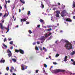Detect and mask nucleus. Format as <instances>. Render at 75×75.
<instances>
[{
	"label": "nucleus",
	"mask_w": 75,
	"mask_h": 75,
	"mask_svg": "<svg viewBox=\"0 0 75 75\" xmlns=\"http://www.w3.org/2000/svg\"><path fill=\"white\" fill-rule=\"evenodd\" d=\"M37 27H38V28H40V25H37Z\"/></svg>",
	"instance_id": "603ef678"
},
{
	"label": "nucleus",
	"mask_w": 75,
	"mask_h": 75,
	"mask_svg": "<svg viewBox=\"0 0 75 75\" xmlns=\"http://www.w3.org/2000/svg\"><path fill=\"white\" fill-rule=\"evenodd\" d=\"M56 13H57L56 14V16L57 17H59V14H61V12L59 11H56Z\"/></svg>",
	"instance_id": "0eeeda50"
},
{
	"label": "nucleus",
	"mask_w": 75,
	"mask_h": 75,
	"mask_svg": "<svg viewBox=\"0 0 75 75\" xmlns=\"http://www.w3.org/2000/svg\"><path fill=\"white\" fill-rule=\"evenodd\" d=\"M53 10H54V11H55V10H58V8H57L56 7L55 8H53Z\"/></svg>",
	"instance_id": "393cba45"
},
{
	"label": "nucleus",
	"mask_w": 75,
	"mask_h": 75,
	"mask_svg": "<svg viewBox=\"0 0 75 75\" xmlns=\"http://www.w3.org/2000/svg\"><path fill=\"white\" fill-rule=\"evenodd\" d=\"M26 21H27V18H25L23 19H21V22L22 23V25H23V24L24 23L23 22H23H24Z\"/></svg>",
	"instance_id": "1a4fd4ad"
},
{
	"label": "nucleus",
	"mask_w": 75,
	"mask_h": 75,
	"mask_svg": "<svg viewBox=\"0 0 75 75\" xmlns=\"http://www.w3.org/2000/svg\"><path fill=\"white\" fill-rule=\"evenodd\" d=\"M6 70L7 71H8L9 70V67H6Z\"/></svg>",
	"instance_id": "c9c22d12"
},
{
	"label": "nucleus",
	"mask_w": 75,
	"mask_h": 75,
	"mask_svg": "<svg viewBox=\"0 0 75 75\" xmlns=\"http://www.w3.org/2000/svg\"><path fill=\"white\" fill-rule=\"evenodd\" d=\"M63 19L64 20L66 21H68V22H72V20L70 19L69 18H68L67 19H65L64 18Z\"/></svg>",
	"instance_id": "9d476101"
},
{
	"label": "nucleus",
	"mask_w": 75,
	"mask_h": 75,
	"mask_svg": "<svg viewBox=\"0 0 75 75\" xmlns=\"http://www.w3.org/2000/svg\"><path fill=\"white\" fill-rule=\"evenodd\" d=\"M21 67L22 68V70L24 71L25 69H27L28 67L27 66H25L24 64H22L21 65Z\"/></svg>",
	"instance_id": "6e6552de"
},
{
	"label": "nucleus",
	"mask_w": 75,
	"mask_h": 75,
	"mask_svg": "<svg viewBox=\"0 0 75 75\" xmlns=\"http://www.w3.org/2000/svg\"><path fill=\"white\" fill-rule=\"evenodd\" d=\"M20 1L21 3H23V4H25V1L24 0H20Z\"/></svg>",
	"instance_id": "aec40b11"
},
{
	"label": "nucleus",
	"mask_w": 75,
	"mask_h": 75,
	"mask_svg": "<svg viewBox=\"0 0 75 75\" xmlns=\"http://www.w3.org/2000/svg\"><path fill=\"white\" fill-rule=\"evenodd\" d=\"M60 33H62L63 32V31L62 30H60Z\"/></svg>",
	"instance_id": "bf43d9fd"
},
{
	"label": "nucleus",
	"mask_w": 75,
	"mask_h": 75,
	"mask_svg": "<svg viewBox=\"0 0 75 75\" xmlns=\"http://www.w3.org/2000/svg\"><path fill=\"white\" fill-rule=\"evenodd\" d=\"M4 21L3 20H2L1 21V23H0V28H1V32L2 34L3 33V31H4V29H6V30H7L6 33H8V32L9 31V30H10L9 27H10V22H9V24H8V28H6L4 27L3 26V23H4Z\"/></svg>",
	"instance_id": "f03ea898"
},
{
	"label": "nucleus",
	"mask_w": 75,
	"mask_h": 75,
	"mask_svg": "<svg viewBox=\"0 0 75 75\" xmlns=\"http://www.w3.org/2000/svg\"><path fill=\"white\" fill-rule=\"evenodd\" d=\"M3 45L5 48H7V46L5 45L4 43L3 44Z\"/></svg>",
	"instance_id": "412c9836"
},
{
	"label": "nucleus",
	"mask_w": 75,
	"mask_h": 75,
	"mask_svg": "<svg viewBox=\"0 0 75 75\" xmlns=\"http://www.w3.org/2000/svg\"><path fill=\"white\" fill-rule=\"evenodd\" d=\"M15 8V6L13 5L12 7V10H13V9Z\"/></svg>",
	"instance_id": "2f4dec72"
},
{
	"label": "nucleus",
	"mask_w": 75,
	"mask_h": 75,
	"mask_svg": "<svg viewBox=\"0 0 75 75\" xmlns=\"http://www.w3.org/2000/svg\"><path fill=\"white\" fill-rule=\"evenodd\" d=\"M8 15V13L7 14V13H6L4 16H3L2 17L3 19H4V18L7 17Z\"/></svg>",
	"instance_id": "f8f14e48"
},
{
	"label": "nucleus",
	"mask_w": 75,
	"mask_h": 75,
	"mask_svg": "<svg viewBox=\"0 0 75 75\" xmlns=\"http://www.w3.org/2000/svg\"><path fill=\"white\" fill-rule=\"evenodd\" d=\"M5 62V60H4L3 58H2L1 60H0V63H4Z\"/></svg>",
	"instance_id": "9b49d317"
},
{
	"label": "nucleus",
	"mask_w": 75,
	"mask_h": 75,
	"mask_svg": "<svg viewBox=\"0 0 75 75\" xmlns=\"http://www.w3.org/2000/svg\"><path fill=\"white\" fill-rule=\"evenodd\" d=\"M35 44H36V42H34L33 43V45H35Z\"/></svg>",
	"instance_id": "09e8293b"
},
{
	"label": "nucleus",
	"mask_w": 75,
	"mask_h": 75,
	"mask_svg": "<svg viewBox=\"0 0 75 75\" xmlns=\"http://www.w3.org/2000/svg\"><path fill=\"white\" fill-rule=\"evenodd\" d=\"M42 27H43V28H47V27H46V26H42Z\"/></svg>",
	"instance_id": "680f3d73"
},
{
	"label": "nucleus",
	"mask_w": 75,
	"mask_h": 75,
	"mask_svg": "<svg viewBox=\"0 0 75 75\" xmlns=\"http://www.w3.org/2000/svg\"><path fill=\"white\" fill-rule=\"evenodd\" d=\"M11 40H12V39H11V38H8V41H11Z\"/></svg>",
	"instance_id": "e433bc0d"
},
{
	"label": "nucleus",
	"mask_w": 75,
	"mask_h": 75,
	"mask_svg": "<svg viewBox=\"0 0 75 75\" xmlns=\"http://www.w3.org/2000/svg\"><path fill=\"white\" fill-rule=\"evenodd\" d=\"M0 11H1V10H2V7H1V5L0 4Z\"/></svg>",
	"instance_id": "f704fd0d"
},
{
	"label": "nucleus",
	"mask_w": 75,
	"mask_h": 75,
	"mask_svg": "<svg viewBox=\"0 0 75 75\" xmlns=\"http://www.w3.org/2000/svg\"><path fill=\"white\" fill-rule=\"evenodd\" d=\"M13 43V42L12 41H11L9 42V44H11V45H12Z\"/></svg>",
	"instance_id": "7c9ffc66"
},
{
	"label": "nucleus",
	"mask_w": 75,
	"mask_h": 75,
	"mask_svg": "<svg viewBox=\"0 0 75 75\" xmlns=\"http://www.w3.org/2000/svg\"><path fill=\"white\" fill-rule=\"evenodd\" d=\"M5 75H8V73H6Z\"/></svg>",
	"instance_id": "774afa93"
},
{
	"label": "nucleus",
	"mask_w": 75,
	"mask_h": 75,
	"mask_svg": "<svg viewBox=\"0 0 75 75\" xmlns=\"http://www.w3.org/2000/svg\"><path fill=\"white\" fill-rule=\"evenodd\" d=\"M12 59L14 62H17V60H16V59Z\"/></svg>",
	"instance_id": "4be33fe9"
},
{
	"label": "nucleus",
	"mask_w": 75,
	"mask_h": 75,
	"mask_svg": "<svg viewBox=\"0 0 75 75\" xmlns=\"http://www.w3.org/2000/svg\"><path fill=\"white\" fill-rule=\"evenodd\" d=\"M50 38H52V35H51L50 36Z\"/></svg>",
	"instance_id": "338daca9"
},
{
	"label": "nucleus",
	"mask_w": 75,
	"mask_h": 75,
	"mask_svg": "<svg viewBox=\"0 0 75 75\" xmlns=\"http://www.w3.org/2000/svg\"><path fill=\"white\" fill-rule=\"evenodd\" d=\"M6 40H7V39L6 38H5L4 40V42H6Z\"/></svg>",
	"instance_id": "c756f323"
},
{
	"label": "nucleus",
	"mask_w": 75,
	"mask_h": 75,
	"mask_svg": "<svg viewBox=\"0 0 75 75\" xmlns=\"http://www.w3.org/2000/svg\"><path fill=\"white\" fill-rule=\"evenodd\" d=\"M71 61L72 62V64L74 65H75V62L74 61V60H73V59H71Z\"/></svg>",
	"instance_id": "f3484780"
},
{
	"label": "nucleus",
	"mask_w": 75,
	"mask_h": 75,
	"mask_svg": "<svg viewBox=\"0 0 75 75\" xmlns=\"http://www.w3.org/2000/svg\"><path fill=\"white\" fill-rule=\"evenodd\" d=\"M40 7L42 8H43L44 7V4H43L42 2H41V4Z\"/></svg>",
	"instance_id": "2eb2a0df"
},
{
	"label": "nucleus",
	"mask_w": 75,
	"mask_h": 75,
	"mask_svg": "<svg viewBox=\"0 0 75 75\" xmlns=\"http://www.w3.org/2000/svg\"><path fill=\"white\" fill-rule=\"evenodd\" d=\"M58 41H58V40H57V41L55 42V44H57V42H58Z\"/></svg>",
	"instance_id": "79ce46f5"
},
{
	"label": "nucleus",
	"mask_w": 75,
	"mask_h": 75,
	"mask_svg": "<svg viewBox=\"0 0 75 75\" xmlns=\"http://www.w3.org/2000/svg\"><path fill=\"white\" fill-rule=\"evenodd\" d=\"M73 8H74V7H75V2L74 1L73 2Z\"/></svg>",
	"instance_id": "b1692460"
},
{
	"label": "nucleus",
	"mask_w": 75,
	"mask_h": 75,
	"mask_svg": "<svg viewBox=\"0 0 75 75\" xmlns=\"http://www.w3.org/2000/svg\"><path fill=\"white\" fill-rule=\"evenodd\" d=\"M67 59H68V57L67 56H66L64 57V61L66 62L67 61Z\"/></svg>",
	"instance_id": "4468645a"
},
{
	"label": "nucleus",
	"mask_w": 75,
	"mask_h": 75,
	"mask_svg": "<svg viewBox=\"0 0 75 75\" xmlns=\"http://www.w3.org/2000/svg\"><path fill=\"white\" fill-rule=\"evenodd\" d=\"M43 72H45V69H44V68H43Z\"/></svg>",
	"instance_id": "37998d69"
},
{
	"label": "nucleus",
	"mask_w": 75,
	"mask_h": 75,
	"mask_svg": "<svg viewBox=\"0 0 75 75\" xmlns=\"http://www.w3.org/2000/svg\"><path fill=\"white\" fill-rule=\"evenodd\" d=\"M40 23H44V20H43L42 19H40Z\"/></svg>",
	"instance_id": "bb28decb"
},
{
	"label": "nucleus",
	"mask_w": 75,
	"mask_h": 75,
	"mask_svg": "<svg viewBox=\"0 0 75 75\" xmlns=\"http://www.w3.org/2000/svg\"><path fill=\"white\" fill-rule=\"evenodd\" d=\"M44 67L45 68H47V65L45 64H44Z\"/></svg>",
	"instance_id": "72a5a7b5"
},
{
	"label": "nucleus",
	"mask_w": 75,
	"mask_h": 75,
	"mask_svg": "<svg viewBox=\"0 0 75 75\" xmlns=\"http://www.w3.org/2000/svg\"><path fill=\"white\" fill-rule=\"evenodd\" d=\"M67 14V12H66V11L65 10H64L62 11V12L61 13V16L62 17H64V16H66V14Z\"/></svg>",
	"instance_id": "39448f33"
},
{
	"label": "nucleus",
	"mask_w": 75,
	"mask_h": 75,
	"mask_svg": "<svg viewBox=\"0 0 75 75\" xmlns=\"http://www.w3.org/2000/svg\"><path fill=\"white\" fill-rule=\"evenodd\" d=\"M45 52H47V50L46 49H45Z\"/></svg>",
	"instance_id": "864d4df0"
},
{
	"label": "nucleus",
	"mask_w": 75,
	"mask_h": 75,
	"mask_svg": "<svg viewBox=\"0 0 75 75\" xmlns=\"http://www.w3.org/2000/svg\"><path fill=\"white\" fill-rule=\"evenodd\" d=\"M8 56L9 58V57H11V56H12V53H11V52L9 53L8 54Z\"/></svg>",
	"instance_id": "a211bd4d"
},
{
	"label": "nucleus",
	"mask_w": 75,
	"mask_h": 75,
	"mask_svg": "<svg viewBox=\"0 0 75 75\" xmlns=\"http://www.w3.org/2000/svg\"><path fill=\"white\" fill-rule=\"evenodd\" d=\"M73 19H74L75 20V16H74L73 17Z\"/></svg>",
	"instance_id": "4d7b16f0"
},
{
	"label": "nucleus",
	"mask_w": 75,
	"mask_h": 75,
	"mask_svg": "<svg viewBox=\"0 0 75 75\" xmlns=\"http://www.w3.org/2000/svg\"><path fill=\"white\" fill-rule=\"evenodd\" d=\"M5 3L6 4H7V1H6Z\"/></svg>",
	"instance_id": "13d9d810"
},
{
	"label": "nucleus",
	"mask_w": 75,
	"mask_h": 75,
	"mask_svg": "<svg viewBox=\"0 0 75 75\" xmlns=\"http://www.w3.org/2000/svg\"><path fill=\"white\" fill-rule=\"evenodd\" d=\"M66 72L67 74H69L70 75H71V74H74V73H72L70 71H67Z\"/></svg>",
	"instance_id": "6ab92c4d"
},
{
	"label": "nucleus",
	"mask_w": 75,
	"mask_h": 75,
	"mask_svg": "<svg viewBox=\"0 0 75 75\" xmlns=\"http://www.w3.org/2000/svg\"><path fill=\"white\" fill-rule=\"evenodd\" d=\"M15 52H20L21 54H24V50L21 49L19 50H15Z\"/></svg>",
	"instance_id": "423d86ee"
},
{
	"label": "nucleus",
	"mask_w": 75,
	"mask_h": 75,
	"mask_svg": "<svg viewBox=\"0 0 75 75\" xmlns=\"http://www.w3.org/2000/svg\"><path fill=\"white\" fill-rule=\"evenodd\" d=\"M47 27L48 28H50V27H51V26L50 25H47Z\"/></svg>",
	"instance_id": "ea45409f"
},
{
	"label": "nucleus",
	"mask_w": 75,
	"mask_h": 75,
	"mask_svg": "<svg viewBox=\"0 0 75 75\" xmlns=\"http://www.w3.org/2000/svg\"><path fill=\"white\" fill-rule=\"evenodd\" d=\"M52 19H51V20H52V21H54L52 19V18L51 17Z\"/></svg>",
	"instance_id": "8fccbe9b"
},
{
	"label": "nucleus",
	"mask_w": 75,
	"mask_h": 75,
	"mask_svg": "<svg viewBox=\"0 0 75 75\" xmlns=\"http://www.w3.org/2000/svg\"><path fill=\"white\" fill-rule=\"evenodd\" d=\"M60 42L63 43L65 45V47H66L67 50H70L72 48V45L67 40L62 39L60 41Z\"/></svg>",
	"instance_id": "f257e3e1"
},
{
	"label": "nucleus",
	"mask_w": 75,
	"mask_h": 75,
	"mask_svg": "<svg viewBox=\"0 0 75 75\" xmlns=\"http://www.w3.org/2000/svg\"><path fill=\"white\" fill-rule=\"evenodd\" d=\"M51 34H52V33H50L48 34V33H47L45 35V37L44 36H42L41 38H39V40L40 41H41V43H42L44 42V41L46 39V38L48 37V36H50V35Z\"/></svg>",
	"instance_id": "7ed1b4c3"
},
{
	"label": "nucleus",
	"mask_w": 75,
	"mask_h": 75,
	"mask_svg": "<svg viewBox=\"0 0 75 75\" xmlns=\"http://www.w3.org/2000/svg\"><path fill=\"white\" fill-rule=\"evenodd\" d=\"M75 51H73L72 52H71V53H70V55H74V54H75Z\"/></svg>",
	"instance_id": "dca6fc26"
},
{
	"label": "nucleus",
	"mask_w": 75,
	"mask_h": 75,
	"mask_svg": "<svg viewBox=\"0 0 75 75\" xmlns=\"http://www.w3.org/2000/svg\"><path fill=\"white\" fill-rule=\"evenodd\" d=\"M30 23L29 22H28L27 21H26V24H29Z\"/></svg>",
	"instance_id": "a19ab883"
},
{
	"label": "nucleus",
	"mask_w": 75,
	"mask_h": 75,
	"mask_svg": "<svg viewBox=\"0 0 75 75\" xmlns=\"http://www.w3.org/2000/svg\"><path fill=\"white\" fill-rule=\"evenodd\" d=\"M49 58H50V59H51V56H49Z\"/></svg>",
	"instance_id": "0e129e2a"
},
{
	"label": "nucleus",
	"mask_w": 75,
	"mask_h": 75,
	"mask_svg": "<svg viewBox=\"0 0 75 75\" xmlns=\"http://www.w3.org/2000/svg\"><path fill=\"white\" fill-rule=\"evenodd\" d=\"M28 16H30V15H31V12L30 11H28Z\"/></svg>",
	"instance_id": "a878e982"
},
{
	"label": "nucleus",
	"mask_w": 75,
	"mask_h": 75,
	"mask_svg": "<svg viewBox=\"0 0 75 75\" xmlns=\"http://www.w3.org/2000/svg\"><path fill=\"white\" fill-rule=\"evenodd\" d=\"M6 4H5L4 5V7H5V8H6Z\"/></svg>",
	"instance_id": "6e6d98bb"
},
{
	"label": "nucleus",
	"mask_w": 75,
	"mask_h": 75,
	"mask_svg": "<svg viewBox=\"0 0 75 75\" xmlns=\"http://www.w3.org/2000/svg\"><path fill=\"white\" fill-rule=\"evenodd\" d=\"M52 38H51L50 37L49 38H48V40H51V39H52Z\"/></svg>",
	"instance_id": "49530a36"
},
{
	"label": "nucleus",
	"mask_w": 75,
	"mask_h": 75,
	"mask_svg": "<svg viewBox=\"0 0 75 75\" xmlns=\"http://www.w3.org/2000/svg\"><path fill=\"white\" fill-rule=\"evenodd\" d=\"M8 3H10V0H8L7 1Z\"/></svg>",
	"instance_id": "3c124183"
},
{
	"label": "nucleus",
	"mask_w": 75,
	"mask_h": 75,
	"mask_svg": "<svg viewBox=\"0 0 75 75\" xmlns=\"http://www.w3.org/2000/svg\"><path fill=\"white\" fill-rule=\"evenodd\" d=\"M35 49L36 50H38V47L36 46L35 47Z\"/></svg>",
	"instance_id": "c85d7f7f"
},
{
	"label": "nucleus",
	"mask_w": 75,
	"mask_h": 75,
	"mask_svg": "<svg viewBox=\"0 0 75 75\" xmlns=\"http://www.w3.org/2000/svg\"><path fill=\"white\" fill-rule=\"evenodd\" d=\"M59 56V54H57L56 55L55 57H58Z\"/></svg>",
	"instance_id": "473e14b6"
},
{
	"label": "nucleus",
	"mask_w": 75,
	"mask_h": 75,
	"mask_svg": "<svg viewBox=\"0 0 75 75\" xmlns=\"http://www.w3.org/2000/svg\"><path fill=\"white\" fill-rule=\"evenodd\" d=\"M53 46H54V47H56V45H55V44H54L52 45V46L53 47Z\"/></svg>",
	"instance_id": "5fc2aeb1"
},
{
	"label": "nucleus",
	"mask_w": 75,
	"mask_h": 75,
	"mask_svg": "<svg viewBox=\"0 0 75 75\" xmlns=\"http://www.w3.org/2000/svg\"><path fill=\"white\" fill-rule=\"evenodd\" d=\"M7 52L8 53H10V52H11V51H10V49H8L7 50Z\"/></svg>",
	"instance_id": "5701e85b"
},
{
	"label": "nucleus",
	"mask_w": 75,
	"mask_h": 75,
	"mask_svg": "<svg viewBox=\"0 0 75 75\" xmlns=\"http://www.w3.org/2000/svg\"><path fill=\"white\" fill-rule=\"evenodd\" d=\"M35 72H36V73H38V70H36Z\"/></svg>",
	"instance_id": "c03bdc74"
},
{
	"label": "nucleus",
	"mask_w": 75,
	"mask_h": 75,
	"mask_svg": "<svg viewBox=\"0 0 75 75\" xmlns=\"http://www.w3.org/2000/svg\"><path fill=\"white\" fill-rule=\"evenodd\" d=\"M71 75H75V74H71Z\"/></svg>",
	"instance_id": "69168bd1"
},
{
	"label": "nucleus",
	"mask_w": 75,
	"mask_h": 75,
	"mask_svg": "<svg viewBox=\"0 0 75 75\" xmlns=\"http://www.w3.org/2000/svg\"><path fill=\"white\" fill-rule=\"evenodd\" d=\"M13 75H16V74L15 73H12Z\"/></svg>",
	"instance_id": "e2e57ef3"
},
{
	"label": "nucleus",
	"mask_w": 75,
	"mask_h": 75,
	"mask_svg": "<svg viewBox=\"0 0 75 75\" xmlns=\"http://www.w3.org/2000/svg\"><path fill=\"white\" fill-rule=\"evenodd\" d=\"M52 73L56 74L57 73H58V72H64V70L58 69L53 70L52 71Z\"/></svg>",
	"instance_id": "20e7f679"
},
{
	"label": "nucleus",
	"mask_w": 75,
	"mask_h": 75,
	"mask_svg": "<svg viewBox=\"0 0 75 75\" xmlns=\"http://www.w3.org/2000/svg\"><path fill=\"white\" fill-rule=\"evenodd\" d=\"M51 30H52V28H50V29H47V31H51Z\"/></svg>",
	"instance_id": "4c0bfd02"
},
{
	"label": "nucleus",
	"mask_w": 75,
	"mask_h": 75,
	"mask_svg": "<svg viewBox=\"0 0 75 75\" xmlns=\"http://www.w3.org/2000/svg\"><path fill=\"white\" fill-rule=\"evenodd\" d=\"M53 64H54V65H57V63H56L55 62H53Z\"/></svg>",
	"instance_id": "a18cd8bd"
},
{
	"label": "nucleus",
	"mask_w": 75,
	"mask_h": 75,
	"mask_svg": "<svg viewBox=\"0 0 75 75\" xmlns=\"http://www.w3.org/2000/svg\"><path fill=\"white\" fill-rule=\"evenodd\" d=\"M2 16V13H0V17H1Z\"/></svg>",
	"instance_id": "052dcab7"
},
{
	"label": "nucleus",
	"mask_w": 75,
	"mask_h": 75,
	"mask_svg": "<svg viewBox=\"0 0 75 75\" xmlns=\"http://www.w3.org/2000/svg\"><path fill=\"white\" fill-rule=\"evenodd\" d=\"M37 44H40V42L39 41H37L36 42Z\"/></svg>",
	"instance_id": "58836bf2"
},
{
	"label": "nucleus",
	"mask_w": 75,
	"mask_h": 75,
	"mask_svg": "<svg viewBox=\"0 0 75 75\" xmlns=\"http://www.w3.org/2000/svg\"><path fill=\"white\" fill-rule=\"evenodd\" d=\"M28 32L29 34H31V33H32V32L30 30H29Z\"/></svg>",
	"instance_id": "cd10ccee"
},
{
	"label": "nucleus",
	"mask_w": 75,
	"mask_h": 75,
	"mask_svg": "<svg viewBox=\"0 0 75 75\" xmlns=\"http://www.w3.org/2000/svg\"><path fill=\"white\" fill-rule=\"evenodd\" d=\"M14 69V68L13 67H11V69L10 70V71L12 73H13V70Z\"/></svg>",
	"instance_id": "ddd939ff"
},
{
	"label": "nucleus",
	"mask_w": 75,
	"mask_h": 75,
	"mask_svg": "<svg viewBox=\"0 0 75 75\" xmlns=\"http://www.w3.org/2000/svg\"><path fill=\"white\" fill-rule=\"evenodd\" d=\"M13 46H12L11 47H10V49L11 50H13Z\"/></svg>",
	"instance_id": "de8ad7c7"
}]
</instances>
